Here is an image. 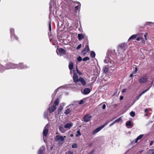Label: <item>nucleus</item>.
Here are the masks:
<instances>
[{
	"mask_svg": "<svg viewBox=\"0 0 154 154\" xmlns=\"http://www.w3.org/2000/svg\"><path fill=\"white\" fill-rule=\"evenodd\" d=\"M141 96V95L140 94L139 96L136 97V100H135V102L139 99L140 97Z\"/></svg>",
	"mask_w": 154,
	"mask_h": 154,
	"instance_id": "09e8293b",
	"label": "nucleus"
},
{
	"mask_svg": "<svg viewBox=\"0 0 154 154\" xmlns=\"http://www.w3.org/2000/svg\"><path fill=\"white\" fill-rule=\"evenodd\" d=\"M48 111L44 113V116L45 118H47L48 117Z\"/></svg>",
	"mask_w": 154,
	"mask_h": 154,
	"instance_id": "a18cd8bd",
	"label": "nucleus"
},
{
	"mask_svg": "<svg viewBox=\"0 0 154 154\" xmlns=\"http://www.w3.org/2000/svg\"><path fill=\"white\" fill-rule=\"evenodd\" d=\"M91 91V90L88 88H86L84 89L82 93L84 94H87L89 93Z\"/></svg>",
	"mask_w": 154,
	"mask_h": 154,
	"instance_id": "dca6fc26",
	"label": "nucleus"
},
{
	"mask_svg": "<svg viewBox=\"0 0 154 154\" xmlns=\"http://www.w3.org/2000/svg\"><path fill=\"white\" fill-rule=\"evenodd\" d=\"M49 125L48 124H47L45 126L43 131V138L44 141L45 142V137H46L48 134V128Z\"/></svg>",
	"mask_w": 154,
	"mask_h": 154,
	"instance_id": "20e7f679",
	"label": "nucleus"
},
{
	"mask_svg": "<svg viewBox=\"0 0 154 154\" xmlns=\"http://www.w3.org/2000/svg\"><path fill=\"white\" fill-rule=\"evenodd\" d=\"M130 115L132 117H134L135 115V113L133 111L131 112L130 113Z\"/></svg>",
	"mask_w": 154,
	"mask_h": 154,
	"instance_id": "72a5a7b5",
	"label": "nucleus"
},
{
	"mask_svg": "<svg viewBox=\"0 0 154 154\" xmlns=\"http://www.w3.org/2000/svg\"><path fill=\"white\" fill-rule=\"evenodd\" d=\"M76 70L77 72L79 75H82V72L79 71L78 69L77 66H76Z\"/></svg>",
	"mask_w": 154,
	"mask_h": 154,
	"instance_id": "f704fd0d",
	"label": "nucleus"
},
{
	"mask_svg": "<svg viewBox=\"0 0 154 154\" xmlns=\"http://www.w3.org/2000/svg\"><path fill=\"white\" fill-rule=\"evenodd\" d=\"M139 81L141 83H145L147 81V78L146 77H142L139 79Z\"/></svg>",
	"mask_w": 154,
	"mask_h": 154,
	"instance_id": "9d476101",
	"label": "nucleus"
},
{
	"mask_svg": "<svg viewBox=\"0 0 154 154\" xmlns=\"http://www.w3.org/2000/svg\"><path fill=\"white\" fill-rule=\"evenodd\" d=\"M91 118L92 116H91L89 115H87L83 117V120L85 122H87L90 121Z\"/></svg>",
	"mask_w": 154,
	"mask_h": 154,
	"instance_id": "0eeeda50",
	"label": "nucleus"
},
{
	"mask_svg": "<svg viewBox=\"0 0 154 154\" xmlns=\"http://www.w3.org/2000/svg\"><path fill=\"white\" fill-rule=\"evenodd\" d=\"M89 51L88 45H86L82 52L84 54H86Z\"/></svg>",
	"mask_w": 154,
	"mask_h": 154,
	"instance_id": "6ab92c4d",
	"label": "nucleus"
},
{
	"mask_svg": "<svg viewBox=\"0 0 154 154\" xmlns=\"http://www.w3.org/2000/svg\"><path fill=\"white\" fill-rule=\"evenodd\" d=\"M45 150V146H42L38 151V154H43Z\"/></svg>",
	"mask_w": 154,
	"mask_h": 154,
	"instance_id": "ddd939ff",
	"label": "nucleus"
},
{
	"mask_svg": "<svg viewBox=\"0 0 154 154\" xmlns=\"http://www.w3.org/2000/svg\"><path fill=\"white\" fill-rule=\"evenodd\" d=\"M82 47V45L81 44H80L76 48L77 49H79Z\"/></svg>",
	"mask_w": 154,
	"mask_h": 154,
	"instance_id": "3c124183",
	"label": "nucleus"
},
{
	"mask_svg": "<svg viewBox=\"0 0 154 154\" xmlns=\"http://www.w3.org/2000/svg\"><path fill=\"white\" fill-rule=\"evenodd\" d=\"M109 123V122L107 121L106 122H105L103 125L101 126L102 127V128H103L105 126H106V125H107Z\"/></svg>",
	"mask_w": 154,
	"mask_h": 154,
	"instance_id": "58836bf2",
	"label": "nucleus"
},
{
	"mask_svg": "<svg viewBox=\"0 0 154 154\" xmlns=\"http://www.w3.org/2000/svg\"><path fill=\"white\" fill-rule=\"evenodd\" d=\"M148 110V109H146L145 110V112H146Z\"/></svg>",
	"mask_w": 154,
	"mask_h": 154,
	"instance_id": "69168bd1",
	"label": "nucleus"
},
{
	"mask_svg": "<svg viewBox=\"0 0 154 154\" xmlns=\"http://www.w3.org/2000/svg\"><path fill=\"white\" fill-rule=\"evenodd\" d=\"M94 151V149L92 150L91 151H90L88 154H93Z\"/></svg>",
	"mask_w": 154,
	"mask_h": 154,
	"instance_id": "603ef678",
	"label": "nucleus"
},
{
	"mask_svg": "<svg viewBox=\"0 0 154 154\" xmlns=\"http://www.w3.org/2000/svg\"><path fill=\"white\" fill-rule=\"evenodd\" d=\"M66 137V136L63 137L61 135H57L55 137V140L59 144L61 145L63 143Z\"/></svg>",
	"mask_w": 154,
	"mask_h": 154,
	"instance_id": "f03ea898",
	"label": "nucleus"
},
{
	"mask_svg": "<svg viewBox=\"0 0 154 154\" xmlns=\"http://www.w3.org/2000/svg\"><path fill=\"white\" fill-rule=\"evenodd\" d=\"M154 143V141L153 140H152L151 141L150 143V146H152L153 144V143Z\"/></svg>",
	"mask_w": 154,
	"mask_h": 154,
	"instance_id": "5fc2aeb1",
	"label": "nucleus"
},
{
	"mask_svg": "<svg viewBox=\"0 0 154 154\" xmlns=\"http://www.w3.org/2000/svg\"><path fill=\"white\" fill-rule=\"evenodd\" d=\"M90 55L91 57H94L95 56V54L94 51H91L90 53Z\"/></svg>",
	"mask_w": 154,
	"mask_h": 154,
	"instance_id": "2f4dec72",
	"label": "nucleus"
},
{
	"mask_svg": "<svg viewBox=\"0 0 154 154\" xmlns=\"http://www.w3.org/2000/svg\"><path fill=\"white\" fill-rule=\"evenodd\" d=\"M126 89H125V88L123 89L122 90V93H124L126 91Z\"/></svg>",
	"mask_w": 154,
	"mask_h": 154,
	"instance_id": "052dcab7",
	"label": "nucleus"
},
{
	"mask_svg": "<svg viewBox=\"0 0 154 154\" xmlns=\"http://www.w3.org/2000/svg\"><path fill=\"white\" fill-rule=\"evenodd\" d=\"M73 73H74V75H73V78L74 81L75 83H77V82H78V80L79 79V78H78V75L76 73L74 72L75 71H74V70H73Z\"/></svg>",
	"mask_w": 154,
	"mask_h": 154,
	"instance_id": "9b49d317",
	"label": "nucleus"
},
{
	"mask_svg": "<svg viewBox=\"0 0 154 154\" xmlns=\"http://www.w3.org/2000/svg\"><path fill=\"white\" fill-rule=\"evenodd\" d=\"M77 60L79 61H81L82 60V59L81 57L79 56L77 58Z\"/></svg>",
	"mask_w": 154,
	"mask_h": 154,
	"instance_id": "c03bdc74",
	"label": "nucleus"
},
{
	"mask_svg": "<svg viewBox=\"0 0 154 154\" xmlns=\"http://www.w3.org/2000/svg\"><path fill=\"white\" fill-rule=\"evenodd\" d=\"M59 98H57L55 101L54 105H55L56 106H57V105H58V104L59 103Z\"/></svg>",
	"mask_w": 154,
	"mask_h": 154,
	"instance_id": "c85d7f7f",
	"label": "nucleus"
},
{
	"mask_svg": "<svg viewBox=\"0 0 154 154\" xmlns=\"http://www.w3.org/2000/svg\"><path fill=\"white\" fill-rule=\"evenodd\" d=\"M143 134H140L138 136L136 139V141H138L139 140L141 139L143 137Z\"/></svg>",
	"mask_w": 154,
	"mask_h": 154,
	"instance_id": "c756f323",
	"label": "nucleus"
},
{
	"mask_svg": "<svg viewBox=\"0 0 154 154\" xmlns=\"http://www.w3.org/2000/svg\"><path fill=\"white\" fill-rule=\"evenodd\" d=\"M133 76V74H131L130 75V77H132Z\"/></svg>",
	"mask_w": 154,
	"mask_h": 154,
	"instance_id": "0e129e2a",
	"label": "nucleus"
},
{
	"mask_svg": "<svg viewBox=\"0 0 154 154\" xmlns=\"http://www.w3.org/2000/svg\"><path fill=\"white\" fill-rule=\"evenodd\" d=\"M72 148H76L77 147V145L76 143H74L72 145Z\"/></svg>",
	"mask_w": 154,
	"mask_h": 154,
	"instance_id": "37998d69",
	"label": "nucleus"
},
{
	"mask_svg": "<svg viewBox=\"0 0 154 154\" xmlns=\"http://www.w3.org/2000/svg\"><path fill=\"white\" fill-rule=\"evenodd\" d=\"M108 66H105L103 68V72L105 73H107V72L108 71Z\"/></svg>",
	"mask_w": 154,
	"mask_h": 154,
	"instance_id": "cd10ccee",
	"label": "nucleus"
},
{
	"mask_svg": "<svg viewBox=\"0 0 154 154\" xmlns=\"http://www.w3.org/2000/svg\"><path fill=\"white\" fill-rule=\"evenodd\" d=\"M127 44L124 43L120 44L118 48V51L119 54H121L124 52L127 48Z\"/></svg>",
	"mask_w": 154,
	"mask_h": 154,
	"instance_id": "7ed1b4c3",
	"label": "nucleus"
},
{
	"mask_svg": "<svg viewBox=\"0 0 154 154\" xmlns=\"http://www.w3.org/2000/svg\"><path fill=\"white\" fill-rule=\"evenodd\" d=\"M147 154H154V149L149 150L147 152Z\"/></svg>",
	"mask_w": 154,
	"mask_h": 154,
	"instance_id": "7c9ffc66",
	"label": "nucleus"
},
{
	"mask_svg": "<svg viewBox=\"0 0 154 154\" xmlns=\"http://www.w3.org/2000/svg\"><path fill=\"white\" fill-rule=\"evenodd\" d=\"M60 88H57L55 91H54V93L52 94V99L55 97L56 94L57 92V91Z\"/></svg>",
	"mask_w": 154,
	"mask_h": 154,
	"instance_id": "a878e982",
	"label": "nucleus"
},
{
	"mask_svg": "<svg viewBox=\"0 0 154 154\" xmlns=\"http://www.w3.org/2000/svg\"><path fill=\"white\" fill-rule=\"evenodd\" d=\"M11 39L13 40H17L18 39V37L17 35H16L15 34H11Z\"/></svg>",
	"mask_w": 154,
	"mask_h": 154,
	"instance_id": "4be33fe9",
	"label": "nucleus"
},
{
	"mask_svg": "<svg viewBox=\"0 0 154 154\" xmlns=\"http://www.w3.org/2000/svg\"><path fill=\"white\" fill-rule=\"evenodd\" d=\"M77 134H76V137H79V136L81 135V133L79 130L77 131Z\"/></svg>",
	"mask_w": 154,
	"mask_h": 154,
	"instance_id": "e433bc0d",
	"label": "nucleus"
},
{
	"mask_svg": "<svg viewBox=\"0 0 154 154\" xmlns=\"http://www.w3.org/2000/svg\"><path fill=\"white\" fill-rule=\"evenodd\" d=\"M73 106V105L72 104V105H69V106H67L66 107V109L65 110V112H64V113L66 115H67L69 114L70 113V112L71 111V110H70V109L68 108V107H69V106Z\"/></svg>",
	"mask_w": 154,
	"mask_h": 154,
	"instance_id": "412c9836",
	"label": "nucleus"
},
{
	"mask_svg": "<svg viewBox=\"0 0 154 154\" xmlns=\"http://www.w3.org/2000/svg\"><path fill=\"white\" fill-rule=\"evenodd\" d=\"M123 97L122 96H121L120 97V99L121 100H123Z\"/></svg>",
	"mask_w": 154,
	"mask_h": 154,
	"instance_id": "e2e57ef3",
	"label": "nucleus"
},
{
	"mask_svg": "<svg viewBox=\"0 0 154 154\" xmlns=\"http://www.w3.org/2000/svg\"><path fill=\"white\" fill-rule=\"evenodd\" d=\"M121 120V119L120 118H119L115 120L114 121L115 122V123L117 122H119Z\"/></svg>",
	"mask_w": 154,
	"mask_h": 154,
	"instance_id": "a19ab883",
	"label": "nucleus"
},
{
	"mask_svg": "<svg viewBox=\"0 0 154 154\" xmlns=\"http://www.w3.org/2000/svg\"><path fill=\"white\" fill-rule=\"evenodd\" d=\"M115 122H114V121L113 122H112V123L111 124L109 125V127H111V126H112L114 124H115Z\"/></svg>",
	"mask_w": 154,
	"mask_h": 154,
	"instance_id": "13d9d810",
	"label": "nucleus"
},
{
	"mask_svg": "<svg viewBox=\"0 0 154 154\" xmlns=\"http://www.w3.org/2000/svg\"><path fill=\"white\" fill-rule=\"evenodd\" d=\"M138 36V35L137 34L133 35H131V36L128 39V41H130L131 40L134 39L136 38L137 36Z\"/></svg>",
	"mask_w": 154,
	"mask_h": 154,
	"instance_id": "5701e85b",
	"label": "nucleus"
},
{
	"mask_svg": "<svg viewBox=\"0 0 154 154\" xmlns=\"http://www.w3.org/2000/svg\"><path fill=\"white\" fill-rule=\"evenodd\" d=\"M59 129L60 132L62 133H64L66 131L65 130L62 126H60Z\"/></svg>",
	"mask_w": 154,
	"mask_h": 154,
	"instance_id": "393cba45",
	"label": "nucleus"
},
{
	"mask_svg": "<svg viewBox=\"0 0 154 154\" xmlns=\"http://www.w3.org/2000/svg\"><path fill=\"white\" fill-rule=\"evenodd\" d=\"M154 24V22H147L146 23V24L151 26V25H153Z\"/></svg>",
	"mask_w": 154,
	"mask_h": 154,
	"instance_id": "79ce46f5",
	"label": "nucleus"
},
{
	"mask_svg": "<svg viewBox=\"0 0 154 154\" xmlns=\"http://www.w3.org/2000/svg\"><path fill=\"white\" fill-rule=\"evenodd\" d=\"M64 105V103H62L60 105V106L57 110L58 114H59V113L62 111L63 109V107Z\"/></svg>",
	"mask_w": 154,
	"mask_h": 154,
	"instance_id": "4468645a",
	"label": "nucleus"
},
{
	"mask_svg": "<svg viewBox=\"0 0 154 154\" xmlns=\"http://www.w3.org/2000/svg\"><path fill=\"white\" fill-rule=\"evenodd\" d=\"M56 109V106L54 105H53L52 106L51 105L48 108V110L51 113L53 112Z\"/></svg>",
	"mask_w": 154,
	"mask_h": 154,
	"instance_id": "1a4fd4ad",
	"label": "nucleus"
},
{
	"mask_svg": "<svg viewBox=\"0 0 154 154\" xmlns=\"http://www.w3.org/2000/svg\"><path fill=\"white\" fill-rule=\"evenodd\" d=\"M73 64L72 62H70L69 63V68L70 70V73L72 75V70L73 69Z\"/></svg>",
	"mask_w": 154,
	"mask_h": 154,
	"instance_id": "2eb2a0df",
	"label": "nucleus"
},
{
	"mask_svg": "<svg viewBox=\"0 0 154 154\" xmlns=\"http://www.w3.org/2000/svg\"><path fill=\"white\" fill-rule=\"evenodd\" d=\"M49 30L51 31V22H49Z\"/></svg>",
	"mask_w": 154,
	"mask_h": 154,
	"instance_id": "49530a36",
	"label": "nucleus"
},
{
	"mask_svg": "<svg viewBox=\"0 0 154 154\" xmlns=\"http://www.w3.org/2000/svg\"><path fill=\"white\" fill-rule=\"evenodd\" d=\"M126 126L128 128H132L133 125L131 123V122L130 121H127L126 122Z\"/></svg>",
	"mask_w": 154,
	"mask_h": 154,
	"instance_id": "aec40b11",
	"label": "nucleus"
},
{
	"mask_svg": "<svg viewBox=\"0 0 154 154\" xmlns=\"http://www.w3.org/2000/svg\"><path fill=\"white\" fill-rule=\"evenodd\" d=\"M70 136H71V137H72L73 136V134H71V135Z\"/></svg>",
	"mask_w": 154,
	"mask_h": 154,
	"instance_id": "338daca9",
	"label": "nucleus"
},
{
	"mask_svg": "<svg viewBox=\"0 0 154 154\" xmlns=\"http://www.w3.org/2000/svg\"><path fill=\"white\" fill-rule=\"evenodd\" d=\"M84 103V101L82 100H81L79 102V104H83Z\"/></svg>",
	"mask_w": 154,
	"mask_h": 154,
	"instance_id": "4d7b16f0",
	"label": "nucleus"
},
{
	"mask_svg": "<svg viewBox=\"0 0 154 154\" xmlns=\"http://www.w3.org/2000/svg\"><path fill=\"white\" fill-rule=\"evenodd\" d=\"M72 125L73 124L72 123H68L64 125V127L65 128L69 129Z\"/></svg>",
	"mask_w": 154,
	"mask_h": 154,
	"instance_id": "f3484780",
	"label": "nucleus"
},
{
	"mask_svg": "<svg viewBox=\"0 0 154 154\" xmlns=\"http://www.w3.org/2000/svg\"><path fill=\"white\" fill-rule=\"evenodd\" d=\"M10 63H8L6 65V68H5V69H14L13 68H9L11 67V66L9 65V64Z\"/></svg>",
	"mask_w": 154,
	"mask_h": 154,
	"instance_id": "bb28decb",
	"label": "nucleus"
},
{
	"mask_svg": "<svg viewBox=\"0 0 154 154\" xmlns=\"http://www.w3.org/2000/svg\"><path fill=\"white\" fill-rule=\"evenodd\" d=\"M78 82H80L83 86H85L86 84V82L85 80L82 77L79 78Z\"/></svg>",
	"mask_w": 154,
	"mask_h": 154,
	"instance_id": "f8f14e48",
	"label": "nucleus"
},
{
	"mask_svg": "<svg viewBox=\"0 0 154 154\" xmlns=\"http://www.w3.org/2000/svg\"><path fill=\"white\" fill-rule=\"evenodd\" d=\"M148 34V33H146L145 35H144V37H145V39L146 40H147V38H146V35H147Z\"/></svg>",
	"mask_w": 154,
	"mask_h": 154,
	"instance_id": "864d4df0",
	"label": "nucleus"
},
{
	"mask_svg": "<svg viewBox=\"0 0 154 154\" xmlns=\"http://www.w3.org/2000/svg\"><path fill=\"white\" fill-rule=\"evenodd\" d=\"M68 154H73V152L72 151H69L68 152Z\"/></svg>",
	"mask_w": 154,
	"mask_h": 154,
	"instance_id": "680f3d73",
	"label": "nucleus"
},
{
	"mask_svg": "<svg viewBox=\"0 0 154 154\" xmlns=\"http://www.w3.org/2000/svg\"><path fill=\"white\" fill-rule=\"evenodd\" d=\"M5 70L4 67L0 64V71L2 72L5 71Z\"/></svg>",
	"mask_w": 154,
	"mask_h": 154,
	"instance_id": "473e14b6",
	"label": "nucleus"
},
{
	"mask_svg": "<svg viewBox=\"0 0 154 154\" xmlns=\"http://www.w3.org/2000/svg\"><path fill=\"white\" fill-rule=\"evenodd\" d=\"M106 107V105L105 104H104L103 105V106H102V108L103 109H105Z\"/></svg>",
	"mask_w": 154,
	"mask_h": 154,
	"instance_id": "6e6d98bb",
	"label": "nucleus"
},
{
	"mask_svg": "<svg viewBox=\"0 0 154 154\" xmlns=\"http://www.w3.org/2000/svg\"><path fill=\"white\" fill-rule=\"evenodd\" d=\"M149 88H148V89H146L143 91L140 94L142 95V94H144L145 92L147 91L149 89Z\"/></svg>",
	"mask_w": 154,
	"mask_h": 154,
	"instance_id": "ea45409f",
	"label": "nucleus"
},
{
	"mask_svg": "<svg viewBox=\"0 0 154 154\" xmlns=\"http://www.w3.org/2000/svg\"><path fill=\"white\" fill-rule=\"evenodd\" d=\"M56 51L58 55L59 54L58 51L59 52L60 56H61L65 54L66 52L65 50L61 48H59Z\"/></svg>",
	"mask_w": 154,
	"mask_h": 154,
	"instance_id": "39448f33",
	"label": "nucleus"
},
{
	"mask_svg": "<svg viewBox=\"0 0 154 154\" xmlns=\"http://www.w3.org/2000/svg\"><path fill=\"white\" fill-rule=\"evenodd\" d=\"M137 68H135V70H134V72L135 73H136V72H137Z\"/></svg>",
	"mask_w": 154,
	"mask_h": 154,
	"instance_id": "bf43d9fd",
	"label": "nucleus"
},
{
	"mask_svg": "<svg viewBox=\"0 0 154 154\" xmlns=\"http://www.w3.org/2000/svg\"><path fill=\"white\" fill-rule=\"evenodd\" d=\"M55 3V0H51L50 2L49 8L50 11H51H51H53Z\"/></svg>",
	"mask_w": 154,
	"mask_h": 154,
	"instance_id": "423d86ee",
	"label": "nucleus"
},
{
	"mask_svg": "<svg viewBox=\"0 0 154 154\" xmlns=\"http://www.w3.org/2000/svg\"><path fill=\"white\" fill-rule=\"evenodd\" d=\"M78 36L79 40L81 41L84 38L85 36L83 34L81 33L78 34Z\"/></svg>",
	"mask_w": 154,
	"mask_h": 154,
	"instance_id": "b1692460",
	"label": "nucleus"
},
{
	"mask_svg": "<svg viewBox=\"0 0 154 154\" xmlns=\"http://www.w3.org/2000/svg\"><path fill=\"white\" fill-rule=\"evenodd\" d=\"M137 141H136V139H135V140H134L132 141L131 142V144H133L136 143H137Z\"/></svg>",
	"mask_w": 154,
	"mask_h": 154,
	"instance_id": "de8ad7c7",
	"label": "nucleus"
},
{
	"mask_svg": "<svg viewBox=\"0 0 154 154\" xmlns=\"http://www.w3.org/2000/svg\"><path fill=\"white\" fill-rule=\"evenodd\" d=\"M104 62L105 63H112L113 61L111 60L110 57L109 55L106 57V59L104 60Z\"/></svg>",
	"mask_w": 154,
	"mask_h": 154,
	"instance_id": "6e6552de",
	"label": "nucleus"
},
{
	"mask_svg": "<svg viewBox=\"0 0 154 154\" xmlns=\"http://www.w3.org/2000/svg\"><path fill=\"white\" fill-rule=\"evenodd\" d=\"M9 65L11 66V67L9 68H12L13 69L17 68L19 69H25L29 68V66L26 65L22 63H20L18 64H15L14 63H10Z\"/></svg>",
	"mask_w": 154,
	"mask_h": 154,
	"instance_id": "f257e3e1",
	"label": "nucleus"
},
{
	"mask_svg": "<svg viewBox=\"0 0 154 154\" xmlns=\"http://www.w3.org/2000/svg\"><path fill=\"white\" fill-rule=\"evenodd\" d=\"M89 60V58L87 57H85L82 59L83 61H86Z\"/></svg>",
	"mask_w": 154,
	"mask_h": 154,
	"instance_id": "4c0bfd02",
	"label": "nucleus"
},
{
	"mask_svg": "<svg viewBox=\"0 0 154 154\" xmlns=\"http://www.w3.org/2000/svg\"><path fill=\"white\" fill-rule=\"evenodd\" d=\"M102 128V127L100 126V127H99L98 128H97L96 129L94 130L92 133V134H94L98 132L99 131H100L101 130Z\"/></svg>",
	"mask_w": 154,
	"mask_h": 154,
	"instance_id": "a211bd4d",
	"label": "nucleus"
},
{
	"mask_svg": "<svg viewBox=\"0 0 154 154\" xmlns=\"http://www.w3.org/2000/svg\"><path fill=\"white\" fill-rule=\"evenodd\" d=\"M143 38H140V37H137V39H136V40L137 41H140V40H142V41L143 40Z\"/></svg>",
	"mask_w": 154,
	"mask_h": 154,
	"instance_id": "8fccbe9b",
	"label": "nucleus"
},
{
	"mask_svg": "<svg viewBox=\"0 0 154 154\" xmlns=\"http://www.w3.org/2000/svg\"><path fill=\"white\" fill-rule=\"evenodd\" d=\"M14 30L13 28H11L10 29V33L11 34H14Z\"/></svg>",
	"mask_w": 154,
	"mask_h": 154,
	"instance_id": "c9c22d12",
	"label": "nucleus"
}]
</instances>
